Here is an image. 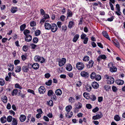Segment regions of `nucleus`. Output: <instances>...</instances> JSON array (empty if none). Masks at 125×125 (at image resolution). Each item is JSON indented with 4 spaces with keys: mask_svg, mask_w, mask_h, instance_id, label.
Segmentation results:
<instances>
[{
    "mask_svg": "<svg viewBox=\"0 0 125 125\" xmlns=\"http://www.w3.org/2000/svg\"><path fill=\"white\" fill-rule=\"evenodd\" d=\"M105 78L107 79L106 81L108 84H111L113 83L114 82V79L111 76H109L107 75H106L104 76Z\"/></svg>",
    "mask_w": 125,
    "mask_h": 125,
    "instance_id": "nucleus-1",
    "label": "nucleus"
},
{
    "mask_svg": "<svg viewBox=\"0 0 125 125\" xmlns=\"http://www.w3.org/2000/svg\"><path fill=\"white\" fill-rule=\"evenodd\" d=\"M34 60L36 62H43L45 59L43 57H40L39 56L37 55L34 57Z\"/></svg>",
    "mask_w": 125,
    "mask_h": 125,
    "instance_id": "nucleus-2",
    "label": "nucleus"
},
{
    "mask_svg": "<svg viewBox=\"0 0 125 125\" xmlns=\"http://www.w3.org/2000/svg\"><path fill=\"white\" fill-rule=\"evenodd\" d=\"M109 68H110V70L112 72H115L117 71L116 68L115 66H113V63H109L108 64Z\"/></svg>",
    "mask_w": 125,
    "mask_h": 125,
    "instance_id": "nucleus-3",
    "label": "nucleus"
},
{
    "mask_svg": "<svg viewBox=\"0 0 125 125\" xmlns=\"http://www.w3.org/2000/svg\"><path fill=\"white\" fill-rule=\"evenodd\" d=\"M57 26L56 24L53 23L52 24L51 29L52 32H55L57 31Z\"/></svg>",
    "mask_w": 125,
    "mask_h": 125,
    "instance_id": "nucleus-4",
    "label": "nucleus"
},
{
    "mask_svg": "<svg viewBox=\"0 0 125 125\" xmlns=\"http://www.w3.org/2000/svg\"><path fill=\"white\" fill-rule=\"evenodd\" d=\"M76 67L79 70H80L84 68V65L83 63H77Z\"/></svg>",
    "mask_w": 125,
    "mask_h": 125,
    "instance_id": "nucleus-5",
    "label": "nucleus"
},
{
    "mask_svg": "<svg viewBox=\"0 0 125 125\" xmlns=\"http://www.w3.org/2000/svg\"><path fill=\"white\" fill-rule=\"evenodd\" d=\"M38 90L40 94H43L46 91L45 88L43 86H41L39 88Z\"/></svg>",
    "mask_w": 125,
    "mask_h": 125,
    "instance_id": "nucleus-6",
    "label": "nucleus"
},
{
    "mask_svg": "<svg viewBox=\"0 0 125 125\" xmlns=\"http://www.w3.org/2000/svg\"><path fill=\"white\" fill-rule=\"evenodd\" d=\"M80 74L82 77H84L87 78L89 76L88 73L85 71H82L80 73Z\"/></svg>",
    "mask_w": 125,
    "mask_h": 125,
    "instance_id": "nucleus-7",
    "label": "nucleus"
},
{
    "mask_svg": "<svg viewBox=\"0 0 125 125\" xmlns=\"http://www.w3.org/2000/svg\"><path fill=\"white\" fill-rule=\"evenodd\" d=\"M103 115L101 113H100L99 114L93 116V119L94 120H96L100 118Z\"/></svg>",
    "mask_w": 125,
    "mask_h": 125,
    "instance_id": "nucleus-8",
    "label": "nucleus"
},
{
    "mask_svg": "<svg viewBox=\"0 0 125 125\" xmlns=\"http://www.w3.org/2000/svg\"><path fill=\"white\" fill-rule=\"evenodd\" d=\"M92 87L93 88L95 89H97L99 87V85L98 83L95 82H94L91 84Z\"/></svg>",
    "mask_w": 125,
    "mask_h": 125,
    "instance_id": "nucleus-9",
    "label": "nucleus"
},
{
    "mask_svg": "<svg viewBox=\"0 0 125 125\" xmlns=\"http://www.w3.org/2000/svg\"><path fill=\"white\" fill-rule=\"evenodd\" d=\"M26 37L25 38V41L26 42H29L31 41L32 39V36L30 35H27L26 36Z\"/></svg>",
    "mask_w": 125,
    "mask_h": 125,
    "instance_id": "nucleus-10",
    "label": "nucleus"
},
{
    "mask_svg": "<svg viewBox=\"0 0 125 125\" xmlns=\"http://www.w3.org/2000/svg\"><path fill=\"white\" fill-rule=\"evenodd\" d=\"M106 58L105 55H100L97 59V61L98 62H99L100 60L102 59H105Z\"/></svg>",
    "mask_w": 125,
    "mask_h": 125,
    "instance_id": "nucleus-11",
    "label": "nucleus"
},
{
    "mask_svg": "<svg viewBox=\"0 0 125 125\" xmlns=\"http://www.w3.org/2000/svg\"><path fill=\"white\" fill-rule=\"evenodd\" d=\"M45 29L47 30H50L51 27V25L48 23H45L44 25Z\"/></svg>",
    "mask_w": 125,
    "mask_h": 125,
    "instance_id": "nucleus-12",
    "label": "nucleus"
},
{
    "mask_svg": "<svg viewBox=\"0 0 125 125\" xmlns=\"http://www.w3.org/2000/svg\"><path fill=\"white\" fill-rule=\"evenodd\" d=\"M29 65H28V66H24L22 68V70L25 73H27L29 70Z\"/></svg>",
    "mask_w": 125,
    "mask_h": 125,
    "instance_id": "nucleus-13",
    "label": "nucleus"
},
{
    "mask_svg": "<svg viewBox=\"0 0 125 125\" xmlns=\"http://www.w3.org/2000/svg\"><path fill=\"white\" fill-rule=\"evenodd\" d=\"M75 106L76 108L80 109L82 107V105L81 103L79 102H78V103L75 104Z\"/></svg>",
    "mask_w": 125,
    "mask_h": 125,
    "instance_id": "nucleus-14",
    "label": "nucleus"
},
{
    "mask_svg": "<svg viewBox=\"0 0 125 125\" xmlns=\"http://www.w3.org/2000/svg\"><path fill=\"white\" fill-rule=\"evenodd\" d=\"M26 118V117L25 115H21L20 117V120L21 122H23L25 120Z\"/></svg>",
    "mask_w": 125,
    "mask_h": 125,
    "instance_id": "nucleus-15",
    "label": "nucleus"
},
{
    "mask_svg": "<svg viewBox=\"0 0 125 125\" xmlns=\"http://www.w3.org/2000/svg\"><path fill=\"white\" fill-rule=\"evenodd\" d=\"M31 67L34 69H37L39 68V65L38 63H34L33 64L31 65Z\"/></svg>",
    "mask_w": 125,
    "mask_h": 125,
    "instance_id": "nucleus-16",
    "label": "nucleus"
},
{
    "mask_svg": "<svg viewBox=\"0 0 125 125\" xmlns=\"http://www.w3.org/2000/svg\"><path fill=\"white\" fill-rule=\"evenodd\" d=\"M115 82L117 84L120 85H123L124 83V82L123 81L120 80H116Z\"/></svg>",
    "mask_w": 125,
    "mask_h": 125,
    "instance_id": "nucleus-17",
    "label": "nucleus"
},
{
    "mask_svg": "<svg viewBox=\"0 0 125 125\" xmlns=\"http://www.w3.org/2000/svg\"><path fill=\"white\" fill-rule=\"evenodd\" d=\"M73 115V113L72 112H67L65 114V116L68 118H70Z\"/></svg>",
    "mask_w": 125,
    "mask_h": 125,
    "instance_id": "nucleus-18",
    "label": "nucleus"
},
{
    "mask_svg": "<svg viewBox=\"0 0 125 125\" xmlns=\"http://www.w3.org/2000/svg\"><path fill=\"white\" fill-rule=\"evenodd\" d=\"M56 94L57 95H60L62 94V91L60 89H58L55 91Z\"/></svg>",
    "mask_w": 125,
    "mask_h": 125,
    "instance_id": "nucleus-19",
    "label": "nucleus"
},
{
    "mask_svg": "<svg viewBox=\"0 0 125 125\" xmlns=\"http://www.w3.org/2000/svg\"><path fill=\"white\" fill-rule=\"evenodd\" d=\"M0 120L2 123H4L6 122L7 118L6 116H3L1 117Z\"/></svg>",
    "mask_w": 125,
    "mask_h": 125,
    "instance_id": "nucleus-20",
    "label": "nucleus"
},
{
    "mask_svg": "<svg viewBox=\"0 0 125 125\" xmlns=\"http://www.w3.org/2000/svg\"><path fill=\"white\" fill-rule=\"evenodd\" d=\"M103 36L107 39L110 40V38L107 34V33L105 31H104L102 32Z\"/></svg>",
    "mask_w": 125,
    "mask_h": 125,
    "instance_id": "nucleus-21",
    "label": "nucleus"
},
{
    "mask_svg": "<svg viewBox=\"0 0 125 125\" xmlns=\"http://www.w3.org/2000/svg\"><path fill=\"white\" fill-rule=\"evenodd\" d=\"M66 69L69 71H70L72 69V67L71 65L70 64H68L66 66Z\"/></svg>",
    "mask_w": 125,
    "mask_h": 125,
    "instance_id": "nucleus-22",
    "label": "nucleus"
},
{
    "mask_svg": "<svg viewBox=\"0 0 125 125\" xmlns=\"http://www.w3.org/2000/svg\"><path fill=\"white\" fill-rule=\"evenodd\" d=\"M8 70L10 71H12L13 69L14 65L11 64H9L8 65Z\"/></svg>",
    "mask_w": 125,
    "mask_h": 125,
    "instance_id": "nucleus-23",
    "label": "nucleus"
},
{
    "mask_svg": "<svg viewBox=\"0 0 125 125\" xmlns=\"http://www.w3.org/2000/svg\"><path fill=\"white\" fill-rule=\"evenodd\" d=\"M72 109V106L71 105L67 106L66 107V111L67 112H70L71 109Z\"/></svg>",
    "mask_w": 125,
    "mask_h": 125,
    "instance_id": "nucleus-24",
    "label": "nucleus"
},
{
    "mask_svg": "<svg viewBox=\"0 0 125 125\" xmlns=\"http://www.w3.org/2000/svg\"><path fill=\"white\" fill-rule=\"evenodd\" d=\"M79 37V35L78 34H76L74 37L73 40V42H76Z\"/></svg>",
    "mask_w": 125,
    "mask_h": 125,
    "instance_id": "nucleus-25",
    "label": "nucleus"
},
{
    "mask_svg": "<svg viewBox=\"0 0 125 125\" xmlns=\"http://www.w3.org/2000/svg\"><path fill=\"white\" fill-rule=\"evenodd\" d=\"M2 101L4 103H6L7 102V97L5 96H3L1 98Z\"/></svg>",
    "mask_w": 125,
    "mask_h": 125,
    "instance_id": "nucleus-26",
    "label": "nucleus"
},
{
    "mask_svg": "<svg viewBox=\"0 0 125 125\" xmlns=\"http://www.w3.org/2000/svg\"><path fill=\"white\" fill-rule=\"evenodd\" d=\"M17 121L16 119L14 118H13L12 121V125H17Z\"/></svg>",
    "mask_w": 125,
    "mask_h": 125,
    "instance_id": "nucleus-27",
    "label": "nucleus"
},
{
    "mask_svg": "<svg viewBox=\"0 0 125 125\" xmlns=\"http://www.w3.org/2000/svg\"><path fill=\"white\" fill-rule=\"evenodd\" d=\"M18 91L17 89H15L13 90L11 93L12 95L14 96V95H16Z\"/></svg>",
    "mask_w": 125,
    "mask_h": 125,
    "instance_id": "nucleus-28",
    "label": "nucleus"
},
{
    "mask_svg": "<svg viewBox=\"0 0 125 125\" xmlns=\"http://www.w3.org/2000/svg\"><path fill=\"white\" fill-rule=\"evenodd\" d=\"M74 24L73 22L72 21H70L69 23L68 27L69 29H71Z\"/></svg>",
    "mask_w": 125,
    "mask_h": 125,
    "instance_id": "nucleus-29",
    "label": "nucleus"
},
{
    "mask_svg": "<svg viewBox=\"0 0 125 125\" xmlns=\"http://www.w3.org/2000/svg\"><path fill=\"white\" fill-rule=\"evenodd\" d=\"M114 119L116 121H119L120 119V118L118 115H116L114 116Z\"/></svg>",
    "mask_w": 125,
    "mask_h": 125,
    "instance_id": "nucleus-30",
    "label": "nucleus"
},
{
    "mask_svg": "<svg viewBox=\"0 0 125 125\" xmlns=\"http://www.w3.org/2000/svg\"><path fill=\"white\" fill-rule=\"evenodd\" d=\"M67 14H68L67 17H71L72 15V11L69 9L68 10L67 12Z\"/></svg>",
    "mask_w": 125,
    "mask_h": 125,
    "instance_id": "nucleus-31",
    "label": "nucleus"
},
{
    "mask_svg": "<svg viewBox=\"0 0 125 125\" xmlns=\"http://www.w3.org/2000/svg\"><path fill=\"white\" fill-rule=\"evenodd\" d=\"M26 25L25 24H23L21 25L20 26V30L23 31L25 28Z\"/></svg>",
    "mask_w": 125,
    "mask_h": 125,
    "instance_id": "nucleus-32",
    "label": "nucleus"
},
{
    "mask_svg": "<svg viewBox=\"0 0 125 125\" xmlns=\"http://www.w3.org/2000/svg\"><path fill=\"white\" fill-rule=\"evenodd\" d=\"M96 75L95 73L94 72H93L91 74L90 77L92 79H94V78H95Z\"/></svg>",
    "mask_w": 125,
    "mask_h": 125,
    "instance_id": "nucleus-33",
    "label": "nucleus"
},
{
    "mask_svg": "<svg viewBox=\"0 0 125 125\" xmlns=\"http://www.w3.org/2000/svg\"><path fill=\"white\" fill-rule=\"evenodd\" d=\"M17 10V7H12L11 9V11L12 13H14L16 12Z\"/></svg>",
    "mask_w": 125,
    "mask_h": 125,
    "instance_id": "nucleus-34",
    "label": "nucleus"
},
{
    "mask_svg": "<svg viewBox=\"0 0 125 125\" xmlns=\"http://www.w3.org/2000/svg\"><path fill=\"white\" fill-rule=\"evenodd\" d=\"M101 78V77L100 75L98 74L97 75H96L95 77V79L97 81H99L100 80Z\"/></svg>",
    "mask_w": 125,
    "mask_h": 125,
    "instance_id": "nucleus-35",
    "label": "nucleus"
},
{
    "mask_svg": "<svg viewBox=\"0 0 125 125\" xmlns=\"http://www.w3.org/2000/svg\"><path fill=\"white\" fill-rule=\"evenodd\" d=\"M40 33V31L39 30H36L35 32V34L36 36H38L39 35Z\"/></svg>",
    "mask_w": 125,
    "mask_h": 125,
    "instance_id": "nucleus-36",
    "label": "nucleus"
},
{
    "mask_svg": "<svg viewBox=\"0 0 125 125\" xmlns=\"http://www.w3.org/2000/svg\"><path fill=\"white\" fill-rule=\"evenodd\" d=\"M13 118L11 116L9 115L8 116L7 120L8 122H10L11 121Z\"/></svg>",
    "mask_w": 125,
    "mask_h": 125,
    "instance_id": "nucleus-37",
    "label": "nucleus"
},
{
    "mask_svg": "<svg viewBox=\"0 0 125 125\" xmlns=\"http://www.w3.org/2000/svg\"><path fill=\"white\" fill-rule=\"evenodd\" d=\"M15 87L16 88H19L20 89H22V87L18 83H16L15 84Z\"/></svg>",
    "mask_w": 125,
    "mask_h": 125,
    "instance_id": "nucleus-38",
    "label": "nucleus"
},
{
    "mask_svg": "<svg viewBox=\"0 0 125 125\" xmlns=\"http://www.w3.org/2000/svg\"><path fill=\"white\" fill-rule=\"evenodd\" d=\"M113 43L114 45L117 47L118 48H119L120 47V46L119 45V43L118 42H117L116 41H115L113 42Z\"/></svg>",
    "mask_w": 125,
    "mask_h": 125,
    "instance_id": "nucleus-39",
    "label": "nucleus"
},
{
    "mask_svg": "<svg viewBox=\"0 0 125 125\" xmlns=\"http://www.w3.org/2000/svg\"><path fill=\"white\" fill-rule=\"evenodd\" d=\"M53 92L52 90H50L48 92V95L49 96H51L53 95Z\"/></svg>",
    "mask_w": 125,
    "mask_h": 125,
    "instance_id": "nucleus-40",
    "label": "nucleus"
},
{
    "mask_svg": "<svg viewBox=\"0 0 125 125\" xmlns=\"http://www.w3.org/2000/svg\"><path fill=\"white\" fill-rule=\"evenodd\" d=\"M4 80L3 79H0V85L1 86H3L5 84Z\"/></svg>",
    "mask_w": 125,
    "mask_h": 125,
    "instance_id": "nucleus-41",
    "label": "nucleus"
},
{
    "mask_svg": "<svg viewBox=\"0 0 125 125\" xmlns=\"http://www.w3.org/2000/svg\"><path fill=\"white\" fill-rule=\"evenodd\" d=\"M89 57L87 56H85L84 57L83 60L85 62H87L89 60Z\"/></svg>",
    "mask_w": 125,
    "mask_h": 125,
    "instance_id": "nucleus-42",
    "label": "nucleus"
},
{
    "mask_svg": "<svg viewBox=\"0 0 125 125\" xmlns=\"http://www.w3.org/2000/svg\"><path fill=\"white\" fill-rule=\"evenodd\" d=\"M66 59L65 58H62L61 59L59 60V62H66Z\"/></svg>",
    "mask_w": 125,
    "mask_h": 125,
    "instance_id": "nucleus-43",
    "label": "nucleus"
},
{
    "mask_svg": "<svg viewBox=\"0 0 125 125\" xmlns=\"http://www.w3.org/2000/svg\"><path fill=\"white\" fill-rule=\"evenodd\" d=\"M94 63H87V68H90L92 67Z\"/></svg>",
    "mask_w": 125,
    "mask_h": 125,
    "instance_id": "nucleus-44",
    "label": "nucleus"
},
{
    "mask_svg": "<svg viewBox=\"0 0 125 125\" xmlns=\"http://www.w3.org/2000/svg\"><path fill=\"white\" fill-rule=\"evenodd\" d=\"M52 80H49L48 82L45 83V84L48 86H50L52 83Z\"/></svg>",
    "mask_w": 125,
    "mask_h": 125,
    "instance_id": "nucleus-45",
    "label": "nucleus"
},
{
    "mask_svg": "<svg viewBox=\"0 0 125 125\" xmlns=\"http://www.w3.org/2000/svg\"><path fill=\"white\" fill-rule=\"evenodd\" d=\"M30 32L29 30L27 29L25 30L23 32V33L25 36H26V35H27V34L29 33Z\"/></svg>",
    "mask_w": 125,
    "mask_h": 125,
    "instance_id": "nucleus-46",
    "label": "nucleus"
},
{
    "mask_svg": "<svg viewBox=\"0 0 125 125\" xmlns=\"http://www.w3.org/2000/svg\"><path fill=\"white\" fill-rule=\"evenodd\" d=\"M86 90L88 91L89 92L91 90L92 87L89 86L87 85L86 86Z\"/></svg>",
    "mask_w": 125,
    "mask_h": 125,
    "instance_id": "nucleus-47",
    "label": "nucleus"
},
{
    "mask_svg": "<svg viewBox=\"0 0 125 125\" xmlns=\"http://www.w3.org/2000/svg\"><path fill=\"white\" fill-rule=\"evenodd\" d=\"M83 96L84 97H85L86 99H88L89 98L88 94L84 92L83 94Z\"/></svg>",
    "mask_w": 125,
    "mask_h": 125,
    "instance_id": "nucleus-48",
    "label": "nucleus"
},
{
    "mask_svg": "<svg viewBox=\"0 0 125 125\" xmlns=\"http://www.w3.org/2000/svg\"><path fill=\"white\" fill-rule=\"evenodd\" d=\"M69 102L71 103H73L74 102V99L72 97L69 98Z\"/></svg>",
    "mask_w": 125,
    "mask_h": 125,
    "instance_id": "nucleus-49",
    "label": "nucleus"
},
{
    "mask_svg": "<svg viewBox=\"0 0 125 125\" xmlns=\"http://www.w3.org/2000/svg\"><path fill=\"white\" fill-rule=\"evenodd\" d=\"M38 38L36 37H34L33 40V42L35 43H36L38 42Z\"/></svg>",
    "mask_w": 125,
    "mask_h": 125,
    "instance_id": "nucleus-50",
    "label": "nucleus"
},
{
    "mask_svg": "<svg viewBox=\"0 0 125 125\" xmlns=\"http://www.w3.org/2000/svg\"><path fill=\"white\" fill-rule=\"evenodd\" d=\"M67 29V27L66 25H63L62 26V30L64 31H66Z\"/></svg>",
    "mask_w": 125,
    "mask_h": 125,
    "instance_id": "nucleus-51",
    "label": "nucleus"
},
{
    "mask_svg": "<svg viewBox=\"0 0 125 125\" xmlns=\"http://www.w3.org/2000/svg\"><path fill=\"white\" fill-rule=\"evenodd\" d=\"M0 7L1 10H4L6 8V7L5 5H0Z\"/></svg>",
    "mask_w": 125,
    "mask_h": 125,
    "instance_id": "nucleus-52",
    "label": "nucleus"
},
{
    "mask_svg": "<svg viewBox=\"0 0 125 125\" xmlns=\"http://www.w3.org/2000/svg\"><path fill=\"white\" fill-rule=\"evenodd\" d=\"M30 23V26L31 27H33L36 25V23L34 21H31Z\"/></svg>",
    "mask_w": 125,
    "mask_h": 125,
    "instance_id": "nucleus-53",
    "label": "nucleus"
},
{
    "mask_svg": "<svg viewBox=\"0 0 125 125\" xmlns=\"http://www.w3.org/2000/svg\"><path fill=\"white\" fill-rule=\"evenodd\" d=\"M28 46H24L23 47V50L25 52L28 49Z\"/></svg>",
    "mask_w": 125,
    "mask_h": 125,
    "instance_id": "nucleus-54",
    "label": "nucleus"
},
{
    "mask_svg": "<svg viewBox=\"0 0 125 125\" xmlns=\"http://www.w3.org/2000/svg\"><path fill=\"white\" fill-rule=\"evenodd\" d=\"M99 108L98 107H96L95 108L92 110V111L94 113H96L98 111Z\"/></svg>",
    "mask_w": 125,
    "mask_h": 125,
    "instance_id": "nucleus-55",
    "label": "nucleus"
},
{
    "mask_svg": "<svg viewBox=\"0 0 125 125\" xmlns=\"http://www.w3.org/2000/svg\"><path fill=\"white\" fill-rule=\"evenodd\" d=\"M112 89L113 91L114 92H116L117 90V88L115 86H114L112 87Z\"/></svg>",
    "mask_w": 125,
    "mask_h": 125,
    "instance_id": "nucleus-56",
    "label": "nucleus"
},
{
    "mask_svg": "<svg viewBox=\"0 0 125 125\" xmlns=\"http://www.w3.org/2000/svg\"><path fill=\"white\" fill-rule=\"evenodd\" d=\"M86 107L87 109H90L92 108V106L90 104H87L86 105Z\"/></svg>",
    "mask_w": 125,
    "mask_h": 125,
    "instance_id": "nucleus-57",
    "label": "nucleus"
},
{
    "mask_svg": "<svg viewBox=\"0 0 125 125\" xmlns=\"http://www.w3.org/2000/svg\"><path fill=\"white\" fill-rule=\"evenodd\" d=\"M90 96L91 97V98L92 100L94 101L96 99V96L94 94H92Z\"/></svg>",
    "mask_w": 125,
    "mask_h": 125,
    "instance_id": "nucleus-58",
    "label": "nucleus"
},
{
    "mask_svg": "<svg viewBox=\"0 0 125 125\" xmlns=\"http://www.w3.org/2000/svg\"><path fill=\"white\" fill-rule=\"evenodd\" d=\"M86 35L85 34H82L81 36V38L82 39H84L86 38Z\"/></svg>",
    "mask_w": 125,
    "mask_h": 125,
    "instance_id": "nucleus-59",
    "label": "nucleus"
},
{
    "mask_svg": "<svg viewBox=\"0 0 125 125\" xmlns=\"http://www.w3.org/2000/svg\"><path fill=\"white\" fill-rule=\"evenodd\" d=\"M21 68L20 67H18L17 68V69L15 71L17 72H20L21 70Z\"/></svg>",
    "mask_w": 125,
    "mask_h": 125,
    "instance_id": "nucleus-60",
    "label": "nucleus"
},
{
    "mask_svg": "<svg viewBox=\"0 0 125 125\" xmlns=\"http://www.w3.org/2000/svg\"><path fill=\"white\" fill-rule=\"evenodd\" d=\"M57 24L59 28H61L62 25V23L61 22L58 21L57 22Z\"/></svg>",
    "mask_w": 125,
    "mask_h": 125,
    "instance_id": "nucleus-61",
    "label": "nucleus"
},
{
    "mask_svg": "<svg viewBox=\"0 0 125 125\" xmlns=\"http://www.w3.org/2000/svg\"><path fill=\"white\" fill-rule=\"evenodd\" d=\"M83 40V43L84 44H86L87 43L88 40V38L87 37L85 38Z\"/></svg>",
    "mask_w": 125,
    "mask_h": 125,
    "instance_id": "nucleus-62",
    "label": "nucleus"
},
{
    "mask_svg": "<svg viewBox=\"0 0 125 125\" xmlns=\"http://www.w3.org/2000/svg\"><path fill=\"white\" fill-rule=\"evenodd\" d=\"M45 76L46 78H48L51 76V75L49 73H47L45 74Z\"/></svg>",
    "mask_w": 125,
    "mask_h": 125,
    "instance_id": "nucleus-63",
    "label": "nucleus"
},
{
    "mask_svg": "<svg viewBox=\"0 0 125 125\" xmlns=\"http://www.w3.org/2000/svg\"><path fill=\"white\" fill-rule=\"evenodd\" d=\"M7 108L9 110L10 109L11 105L10 103H8L7 105Z\"/></svg>",
    "mask_w": 125,
    "mask_h": 125,
    "instance_id": "nucleus-64",
    "label": "nucleus"
}]
</instances>
